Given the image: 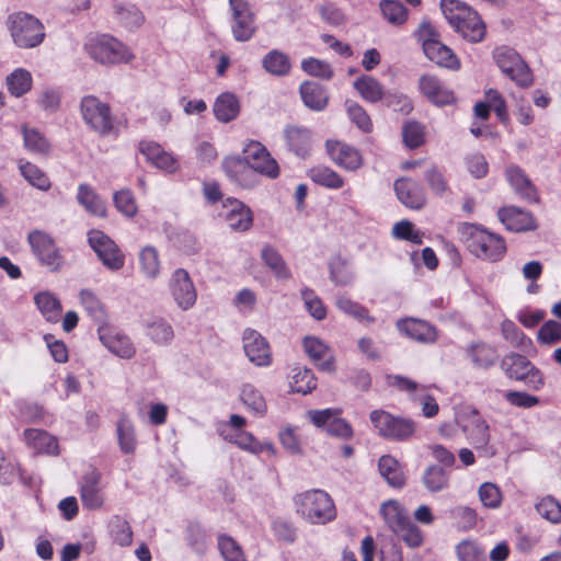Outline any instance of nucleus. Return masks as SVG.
Masks as SVG:
<instances>
[{
	"label": "nucleus",
	"mask_w": 561,
	"mask_h": 561,
	"mask_svg": "<svg viewBox=\"0 0 561 561\" xmlns=\"http://www.w3.org/2000/svg\"><path fill=\"white\" fill-rule=\"evenodd\" d=\"M458 233L468 251L478 259L497 262L506 252L505 241L500 236L491 233L476 224H460Z\"/></svg>",
	"instance_id": "nucleus-1"
},
{
	"label": "nucleus",
	"mask_w": 561,
	"mask_h": 561,
	"mask_svg": "<svg viewBox=\"0 0 561 561\" xmlns=\"http://www.w3.org/2000/svg\"><path fill=\"white\" fill-rule=\"evenodd\" d=\"M295 511L310 525H325L336 518V507L330 494L320 489L298 493L293 499Z\"/></svg>",
	"instance_id": "nucleus-2"
},
{
	"label": "nucleus",
	"mask_w": 561,
	"mask_h": 561,
	"mask_svg": "<svg viewBox=\"0 0 561 561\" xmlns=\"http://www.w3.org/2000/svg\"><path fill=\"white\" fill-rule=\"evenodd\" d=\"M440 9L448 23L465 39L479 43L485 36V24L478 12L459 0H442Z\"/></svg>",
	"instance_id": "nucleus-3"
},
{
	"label": "nucleus",
	"mask_w": 561,
	"mask_h": 561,
	"mask_svg": "<svg viewBox=\"0 0 561 561\" xmlns=\"http://www.w3.org/2000/svg\"><path fill=\"white\" fill-rule=\"evenodd\" d=\"M80 114L84 124L99 136H117L119 126L108 103L95 95H85L80 101Z\"/></svg>",
	"instance_id": "nucleus-4"
},
{
	"label": "nucleus",
	"mask_w": 561,
	"mask_h": 561,
	"mask_svg": "<svg viewBox=\"0 0 561 561\" xmlns=\"http://www.w3.org/2000/svg\"><path fill=\"white\" fill-rule=\"evenodd\" d=\"M84 50L101 65L128 62L134 57L126 45L108 34L90 35L84 43Z\"/></svg>",
	"instance_id": "nucleus-5"
},
{
	"label": "nucleus",
	"mask_w": 561,
	"mask_h": 561,
	"mask_svg": "<svg viewBox=\"0 0 561 561\" xmlns=\"http://www.w3.org/2000/svg\"><path fill=\"white\" fill-rule=\"evenodd\" d=\"M457 424L461 427L468 442L479 451L486 456L495 453L490 447V426L480 412L471 407L463 409L456 417Z\"/></svg>",
	"instance_id": "nucleus-6"
},
{
	"label": "nucleus",
	"mask_w": 561,
	"mask_h": 561,
	"mask_svg": "<svg viewBox=\"0 0 561 561\" xmlns=\"http://www.w3.org/2000/svg\"><path fill=\"white\" fill-rule=\"evenodd\" d=\"M7 24L14 44L21 48L36 47L45 38L44 25L28 13H12Z\"/></svg>",
	"instance_id": "nucleus-7"
},
{
	"label": "nucleus",
	"mask_w": 561,
	"mask_h": 561,
	"mask_svg": "<svg viewBox=\"0 0 561 561\" xmlns=\"http://www.w3.org/2000/svg\"><path fill=\"white\" fill-rule=\"evenodd\" d=\"M225 169L228 176L243 187L252 185L249 178L253 172L260 173L270 179H276L279 175V167L271 154H267V158L264 157L260 160H254L250 164H245L240 160L227 161L225 163Z\"/></svg>",
	"instance_id": "nucleus-8"
},
{
	"label": "nucleus",
	"mask_w": 561,
	"mask_h": 561,
	"mask_svg": "<svg viewBox=\"0 0 561 561\" xmlns=\"http://www.w3.org/2000/svg\"><path fill=\"white\" fill-rule=\"evenodd\" d=\"M493 57L502 72L517 85L529 87L533 83V75L528 65L515 49L506 46L497 47Z\"/></svg>",
	"instance_id": "nucleus-9"
},
{
	"label": "nucleus",
	"mask_w": 561,
	"mask_h": 561,
	"mask_svg": "<svg viewBox=\"0 0 561 561\" xmlns=\"http://www.w3.org/2000/svg\"><path fill=\"white\" fill-rule=\"evenodd\" d=\"M32 253L41 265L50 272L59 271L64 265V256L54 239L42 230H33L27 236Z\"/></svg>",
	"instance_id": "nucleus-10"
},
{
	"label": "nucleus",
	"mask_w": 561,
	"mask_h": 561,
	"mask_svg": "<svg viewBox=\"0 0 561 561\" xmlns=\"http://www.w3.org/2000/svg\"><path fill=\"white\" fill-rule=\"evenodd\" d=\"M231 33L237 42L250 41L255 31L256 15L248 0H228Z\"/></svg>",
	"instance_id": "nucleus-11"
},
{
	"label": "nucleus",
	"mask_w": 561,
	"mask_h": 561,
	"mask_svg": "<svg viewBox=\"0 0 561 561\" xmlns=\"http://www.w3.org/2000/svg\"><path fill=\"white\" fill-rule=\"evenodd\" d=\"M370 422L380 436L392 440H405L415 431L413 421L393 416L383 410L371 411Z\"/></svg>",
	"instance_id": "nucleus-12"
},
{
	"label": "nucleus",
	"mask_w": 561,
	"mask_h": 561,
	"mask_svg": "<svg viewBox=\"0 0 561 561\" xmlns=\"http://www.w3.org/2000/svg\"><path fill=\"white\" fill-rule=\"evenodd\" d=\"M88 242L102 264L111 271H119L125 264V255L118 245L103 231L90 230Z\"/></svg>",
	"instance_id": "nucleus-13"
},
{
	"label": "nucleus",
	"mask_w": 561,
	"mask_h": 561,
	"mask_svg": "<svg viewBox=\"0 0 561 561\" xmlns=\"http://www.w3.org/2000/svg\"><path fill=\"white\" fill-rule=\"evenodd\" d=\"M388 385L409 393L412 400L422 404V413L425 417H434L439 407L435 398L427 393V387L403 376L392 375L387 377Z\"/></svg>",
	"instance_id": "nucleus-14"
},
{
	"label": "nucleus",
	"mask_w": 561,
	"mask_h": 561,
	"mask_svg": "<svg viewBox=\"0 0 561 561\" xmlns=\"http://www.w3.org/2000/svg\"><path fill=\"white\" fill-rule=\"evenodd\" d=\"M501 368L507 377L523 380L535 389H539L543 383L540 371L520 354L506 355L501 362Z\"/></svg>",
	"instance_id": "nucleus-15"
},
{
	"label": "nucleus",
	"mask_w": 561,
	"mask_h": 561,
	"mask_svg": "<svg viewBox=\"0 0 561 561\" xmlns=\"http://www.w3.org/2000/svg\"><path fill=\"white\" fill-rule=\"evenodd\" d=\"M169 289L175 305L183 311L194 307L197 300L196 287L184 268H176L169 280Z\"/></svg>",
	"instance_id": "nucleus-16"
},
{
	"label": "nucleus",
	"mask_w": 561,
	"mask_h": 561,
	"mask_svg": "<svg viewBox=\"0 0 561 561\" xmlns=\"http://www.w3.org/2000/svg\"><path fill=\"white\" fill-rule=\"evenodd\" d=\"M243 351L248 359L257 367L272 364V352L267 340L254 329H245L242 334Z\"/></svg>",
	"instance_id": "nucleus-17"
},
{
	"label": "nucleus",
	"mask_w": 561,
	"mask_h": 561,
	"mask_svg": "<svg viewBox=\"0 0 561 561\" xmlns=\"http://www.w3.org/2000/svg\"><path fill=\"white\" fill-rule=\"evenodd\" d=\"M220 217L233 230L243 232L253 225V214L250 207L236 198H227L222 204Z\"/></svg>",
	"instance_id": "nucleus-18"
},
{
	"label": "nucleus",
	"mask_w": 561,
	"mask_h": 561,
	"mask_svg": "<svg viewBox=\"0 0 561 561\" xmlns=\"http://www.w3.org/2000/svg\"><path fill=\"white\" fill-rule=\"evenodd\" d=\"M421 93L434 105L446 106L456 102L455 93L433 75H423L419 79Z\"/></svg>",
	"instance_id": "nucleus-19"
},
{
	"label": "nucleus",
	"mask_w": 561,
	"mask_h": 561,
	"mask_svg": "<svg viewBox=\"0 0 561 561\" xmlns=\"http://www.w3.org/2000/svg\"><path fill=\"white\" fill-rule=\"evenodd\" d=\"M325 148L330 159L340 168L355 171L363 164L359 151L345 142L328 140Z\"/></svg>",
	"instance_id": "nucleus-20"
},
{
	"label": "nucleus",
	"mask_w": 561,
	"mask_h": 561,
	"mask_svg": "<svg viewBox=\"0 0 561 561\" xmlns=\"http://www.w3.org/2000/svg\"><path fill=\"white\" fill-rule=\"evenodd\" d=\"M399 201L407 207L420 209L425 205L426 196L423 187L411 179H400L394 183Z\"/></svg>",
	"instance_id": "nucleus-21"
},
{
	"label": "nucleus",
	"mask_w": 561,
	"mask_h": 561,
	"mask_svg": "<svg viewBox=\"0 0 561 561\" xmlns=\"http://www.w3.org/2000/svg\"><path fill=\"white\" fill-rule=\"evenodd\" d=\"M99 339L111 353L121 358H131L136 353V348L128 336L110 329L100 328Z\"/></svg>",
	"instance_id": "nucleus-22"
},
{
	"label": "nucleus",
	"mask_w": 561,
	"mask_h": 561,
	"mask_svg": "<svg viewBox=\"0 0 561 561\" xmlns=\"http://www.w3.org/2000/svg\"><path fill=\"white\" fill-rule=\"evenodd\" d=\"M80 499L87 510H98L103 505L104 499L100 488V473L92 470L84 474L80 485Z\"/></svg>",
	"instance_id": "nucleus-23"
},
{
	"label": "nucleus",
	"mask_w": 561,
	"mask_h": 561,
	"mask_svg": "<svg viewBox=\"0 0 561 561\" xmlns=\"http://www.w3.org/2000/svg\"><path fill=\"white\" fill-rule=\"evenodd\" d=\"M397 329L408 337L422 343H432L437 337L434 327L414 318L399 320Z\"/></svg>",
	"instance_id": "nucleus-24"
},
{
	"label": "nucleus",
	"mask_w": 561,
	"mask_h": 561,
	"mask_svg": "<svg viewBox=\"0 0 561 561\" xmlns=\"http://www.w3.org/2000/svg\"><path fill=\"white\" fill-rule=\"evenodd\" d=\"M140 152L158 169L167 172H174L178 169L176 160L167 152L159 144L152 141H141L139 144Z\"/></svg>",
	"instance_id": "nucleus-25"
},
{
	"label": "nucleus",
	"mask_w": 561,
	"mask_h": 561,
	"mask_svg": "<svg viewBox=\"0 0 561 561\" xmlns=\"http://www.w3.org/2000/svg\"><path fill=\"white\" fill-rule=\"evenodd\" d=\"M499 219L506 229L515 232L535 229L531 215L516 207H503L497 213Z\"/></svg>",
	"instance_id": "nucleus-26"
},
{
	"label": "nucleus",
	"mask_w": 561,
	"mask_h": 561,
	"mask_svg": "<svg viewBox=\"0 0 561 561\" xmlns=\"http://www.w3.org/2000/svg\"><path fill=\"white\" fill-rule=\"evenodd\" d=\"M302 345L305 352L312 360L319 362L324 359L319 364L321 370L327 373H333L335 370L333 356L330 354L329 346L322 340L316 336H306L302 341Z\"/></svg>",
	"instance_id": "nucleus-27"
},
{
	"label": "nucleus",
	"mask_w": 561,
	"mask_h": 561,
	"mask_svg": "<svg viewBox=\"0 0 561 561\" xmlns=\"http://www.w3.org/2000/svg\"><path fill=\"white\" fill-rule=\"evenodd\" d=\"M424 54L430 60L439 67L447 68L453 71L460 69L461 64L459 58L451 48L443 44L440 41L427 43L425 45Z\"/></svg>",
	"instance_id": "nucleus-28"
},
{
	"label": "nucleus",
	"mask_w": 561,
	"mask_h": 561,
	"mask_svg": "<svg viewBox=\"0 0 561 561\" xmlns=\"http://www.w3.org/2000/svg\"><path fill=\"white\" fill-rule=\"evenodd\" d=\"M23 439L28 448L38 454L57 455L58 442L46 431L27 428L23 433Z\"/></svg>",
	"instance_id": "nucleus-29"
},
{
	"label": "nucleus",
	"mask_w": 561,
	"mask_h": 561,
	"mask_svg": "<svg viewBox=\"0 0 561 561\" xmlns=\"http://www.w3.org/2000/svg\"><path fill=\"white\" fill-rule=\"evenodd\" d=\"M466 356L474 367L480 369H489L499 358L496 348L484 342H476L468 345Z\"/></svg>",
	"instance_id": "nucleus-30"
},
{
	"label": "nucleus",
	"mask_w": 561,
	"mask_h": 561,
	"mask_svg": "<svg viewBox=\"0 0 561 561\" xmlns=\"http://www.w3.org/2000/svg\"><path fill=\"white\" fill-rule=\"evenodd\" d=\"M304 104L312 111H323L329 101V95L323 85L314 81H305L299 88Z\"/></svg>",
	"instance_id": "nucleus-31"
},
{
	"label": "nucleus",
	"mask_w": 561,
	"mask_h": 561,
	"mask_svg": "<svg viewBox=\"0 0 561 561\" xmlns=\"http://www.w3.org/2000/svg\"><path fill=\"white\" fill-rule=\"evenodd\" d=\"M77 202L89 214L104 218L106 216V205L101 196L87 183H81L77 191Z\"/></svg>",
	"instance_id": "nucleus-32"
},
{
	"label": "nucleus",
	"mask_w": 561,
	"mask_h": 561,
	"mask_svg": "<svg viewBox=\"0 0 561 561\" xmlns=\"http://www.w3.org/2000/svg\"><path fill=\"white\" fill-rule=\"evenodd\" d=\"M219 434L226 440L251 454L257 455L263 451V445L249 432L234 431L231 433L229 426L225 424L219 428Z\"/></svg>",
	"instance_id": "nucleus-33"
},
{
	"label": "nucleus",
	"mask_w": 561,
	"mask_h": 561,
	"mask_svg": "<svg viewBox=\"0 0 561 561\" xmlns=\"http://www.w3.org/2000/svg\"><path fill=\"white\" fill-rule=\"evenodd\" d=\"M288 148L299 157H306L311 148V133L308 128L291 126L285 129Z\"/></svg>",
	"instance_id": "nucleus-34"
},
{
	"label": "nucleus",
	"mask_w": 561,
	"mask_h": 561,
	"mask_svg": "<svg viewBox=\"0 0 561 561\" xmlns=\"http://www.w3.org/2000/svg\"><path fill=\"white\" fill-rule=\"evenodd\" d=\"M146 334L158 345H169L173 337L174 331L172 325L161 317H153L145 323Z\"/></svg>",
	"instance_id": "nucleus-35"
},
{
	"label": "nucleus",
	"mask_w": 561,
	"mask_h": 561,
	"mask_svg": "<svg viewBox=\"0 0 561 561\" xmlns=\"http://www.w3.org/2000/svg\"><path fill=\"white\" fill-rule=\"evenodd\" d=\"M116 435L123 454H134L137 447L136 428L127 415H122L116 424Z\"/></svg>",
	"instance_id": "nucleus-36"
},
{
	"label": "nucleus",
	"mask_w": 561,
	"mask_h": 561,
	"mask_svg": "<svg viewBox=\"0 0 561 561\" xmlns=\"http://www.w3.org/2000/svg\"><path fill=\"white\" fill-rule=\"evenodd\" d=\"M213 111L219 122L228 123L238 116L240 104L233 93L224 92L215 100Z\"/></svg>",
	"instance_id": "nucleus-37"
},
{
	"label": "nucleus",
	"mask_w": 561,
	"mask_h": 561,
	"mask_svg": "<svg viewBox=\"0 0 561 561\" xmlns=\"http://www.w3.org/2000/svg\"><path fill=\"white\" fill-rule=\"evenodd\" d=\"M139 270L146 279L153 280L161 272V261L158 250L152 245L144 247L138 254Z\"/></svg>",
	"instance_id": "nucleus-38"
},
{
	"label": "nucleus",
	"mask_w": 561,
	"mask_h": 561,
	"mask_svg": "<svg viewBox=\"0 0 561 561\" xmlns=\"http://www.w3.org/2000/svg\"><path fill=\"white\" fill-rule=\"evenodd\" d=\"M263 69L275 77H285L290 73L291 61L287 54L278 49L270 50L262 58Z\"/></svg>",
	"instance_id": "nucleus-39"
},
{
	"label": "nucleus",
	"mask_w": 561,
	"mask_h": 561,
	"mask_svg": "<svg viewBox=\"0 0 561 561\" xmlns=\"http://www.w3.org/2000/svg\"><path fill=\"white\" fill-rule=\"evenodd\" d=\"M449 472L438 465L428 466L422 474V483L431 493H438L449 488Z\"/></svg>",
	"instance_id": "nucleus-40"
},
{
	"label": "nucleus",
	"mask_w": 561,
	"mask_h": 561,
	"mask_svg": "<svg viewBox=\"0 0 561 561\" xmlns=\"http://www.w3.org/2000/svg\"><path fill=\"white\" fill-rule=\"evenodd\" d=\"M506 179L517 194L528 201L536 199V190L524 171L516 165L506 169Z\"/></svg>",
	"instance_id": "nucleus-41"
},
{
	"label": "nucleus",
	"mask_w": 561,
	"mask_h": 561,
	"mask_svg": "<svg viewBox=\"0 0 561 561\" xmlns=\"http://www.w3.org/2000/svg\"><path fill=\"white\" fill-rule=\"evenodd\" d=\"M353 87L365 101L370 103L383 100L386 94L381 83L370 76H360L354 81Z\"/></svg>",
	"instance_id": "nucleus-42"
},
{
	"label": "nucleus",
	"mask_w": 561,
	"mask_h": 561,
	"mask_svg": "<svg viewBox=\"0 0 561 561\" xmlns=\"http://www.w3.org/2000/svg\"><path fill=\"white\" fill-rule=\"evenodd\" d=\"M34 302L49 322H57L61 314V304L59 299L50 291H41L34 296Z\"/></svg>",
	"instance_id": "nucleus-43"
},
{
	"label": "nucleus",
	"mask_w": 561,
	"mask_h": 561,
	"mask_svg": "<svg viewBox=\"0 0 561 561\" xmlns=\"http://www.w3.org/2000/svg\"><path fill=\"white\" fill-rule=\"evenodd\" d=\"M5 84L13 96L21 98L32 89V73L24 68H16L7 76Z\"/></svg>",
	"instance_id": "nucleus-44"
},
{
	"label": "nucleus",
	"mask_w": 561,
	"mask_h": 561,
	"mask_svg": "<svg viewBox=\"0 0 561 561\" xmlns=\"http://www.w3.org/2000/svg\"><path fill=\"white\" fill-rule=\"evenodd\" d=\"M380 513L393 533L398 531V529H400L401 526H404L405 522L410 519L407 510H404L402 505L394 500L385 502L381 505Z\"/></svg>",
	"instance_id": "nucleus-45"
},
{
	"label": "nucleus",
	"mask_w": 561,
	"mask_h": 561,
	"mask_svg": "<svg viewBox=\"0 0 561 561\" xmlns=\"http://www.w3.org/2000/svg\"><path fill=\"white\" fill-rule=\"evenodd\" d=\"M378 469L386 481L394 488H401L404 484V474L400 463L390 455L380 457Z\"/></svg>",
	"instance_id": "nucleus-46"
},
{
	"label": "nucleus",
	"mask_w": 561,
	"mask_h": 561,
	"mask_svg": "<svg viewBox=\"0 0 561 561\" xmlns=\"http://www.w3.org/2000/svg\"><path fill=\"white\" fill-rule=\"evenodd\" d=\"M317 387V379L313 373L306 368L296 366L291 369L290 388L293 392L307 394Z\"/></svg>",
	"instance_id": "nucleus-47"
},
{
	"label": "nucleus",
	"mask_w": 561,
	"mask_h": 561,
	"mask_svg": "<svg viewBox=\"0 0 561 561\" xmlns=\"http://www.w3.org/2000/svg\"><path fill=\"white\" fill-rule=\"evenodd\" d=\"M308 176L321 186L331 190L341 188L344 185V181L340 174L334 170L325 165H317L308 171Z\"/></svg>",
	"instance_id": "nucleus-48"
},
{
	"label": "nucleus",
	"mask_w": 561,
	"mask_h": 561,
	"mask_svg": "<svg viewBox=\"0 0 561 561\" xmlns=\"http://www.w3.org/2000/svg\"><path fill=\"white\" fill-rule=\"evenodd\" d=\"M335 306L341 312L356 319L359 322H365L367 324L375 322V318L369 314V311L366 307L346 296H339L336 298Z\"/></svg>",
	"instance_id": "nucleus-49"
},
{
	"label": "nucleus",
	"mask_w": 561,
	"mask_h": 561,
	"mask_svg": "<svg viewBox=\"0 0 561 561\" xmlns=\"http://www.w3.org/2000/svg\"><path fill=\"white\" fill-rule=\"evenodd\" d=\"M261 257L264 264L273 272L275 277L287 279L290 277V272L278 251L271 247L265 245L261 251Z\"/></svg>",
	"instance_id": "nucleus-50"
},
{
	"label": "nucleus",
	"mask_w": 561,
	"mask_h": 561,
	"mask_svg": "<svg viewBox=\"0 0 561 561\" xmlns=\"http://www.w3.org/2000/svg\"><path fill=\"white\" fill-rule=\"evenodd\" d=\"M241 401L255 415L263 416L267 411V405L262 393L250 383L242 386Z\"/></svg>",
	"instance_id": "nucleus-51"
},
{
	"label": "nucleus",
	"mask_w": 561,
	"mask_h": 561,
	"mask_svg": "<svg viewBox=\"0 0 561 561\" xmlns=\"http://www.w3.org/2000/svg\"><path fill=\"white\" fill-rule=\"evenodd\" d=\"M21 131L26 150L38 154H46L49 152L50 144L38 129L23 125Z\"/></svg>",
	"instance_id": "nucleus-52"
},
{
	"label": "nucleus",
	"mask_w": 561,
	"mask_h": 561,
	"mask_svg": "<svg viewBox=\"0 0 561 561\" xmlns=\"http://www.w3.org/2000/svg\"><path fill=\"white\" fill-rule=\"evenodd\" d=\"M19 170L22 176L32 185L41 191L50 188V181L46 174L35 164L27 161H20Z\"/></svg>",
	"instance_id": "nucleus-53"
},
{
	"label": "nucleus",
	"mask_w": 561,
	"mask_h": 561,
	"mask_svg": "<svg viewBox=\"0 0 561 561\" xmlns=\"http://www.w3.org/2000/svg\"><path fill=\"white\" fill-rule=\"evenodd\" d=\"M117 21L127 30H135L142 25L145 16L134 4H119L115 10Z\"/></svg>",
	"instance_id": "nucleus-54"
},
{
	"label": "nucleus",
	"mask_w": 561,
	"mask_h": 561,
	"mask_svg": "<svg viewBox=\"0 0 561 561\" xmlns=\"http://www.w3.org/2000/svg\"><path fill=\"white\" fill-rule=\"evenodd\" d=\"M340 409L327 408L322 410H309L306 412L307 419L317 427L329 434V430L341 415Z\"/></svg>",
	"instance_id": "nucleus-55"
},
{
	"label": "nucleus",
	"mask_w": 561,
	"mask_h": 561,
	"mask_svg": "<svg viewBox=\"0 0 561 561\" xmlns=\"http://www.w3.org/2000/svg\"><path fill=\"white\" fill-rule=\"evenodd\" d=\"M301 69L309 76L324 80H330L334 75L333 69L328 61L314 57L302 59Z\"/></svg>",
	"instance_id": "nucleus-56"
},
{
	"label": "nucleus",
	"mask_w": 561,
	"mask_h": 561,
	"mask_svg": "<svg viewBox=\"0 0 561 561\" xmlns=\"http://www.w3.org/2000/svg\"><path fill=\"white\" fill-rule=\"evenodd\" d=\"M380 10L391 24L401 25L408 19V10L397 0H383L380 3Z\"/></svg>",
	"instance_id": "nucleus-57"
},
{
	"label": "nucleus",
	"mask_w": 561,
	"mask_h": 561,
	"mask_svg": "<svg viewBox=\"0 0 561 561\" xmlns=\"http://www.w3.org/2000/svg\"><path fill=\"white\" fill-rule=\"evenodd\" d=\"M330 278L337 286H347L354 279V273L347 263L337 257L330 263Z\"/></svg>",
	"instance_id": "nucleus-58"
},
{
	"label": "nucleus",
	"mask_w": 561,
	"mask_h": 561,
	"mask_svg": "<svg viewBox=\"0 0 561 561\" xmlns=\"http://www.w3.org/2000/svg\"><path fill=\"white\" fill-rule=\"evenodd\" d=\"M458 561H486L485 551L472 540H462L456 547Z\"/></svg>",
	"instance_id": "nucleus-59"
},
{
	"label": "nucleus",
	"mask_w": 561,
	"mask_h": 561,
	"mask_svg": "<svg viewBox=\"0 0 561 561\" xmlns=\"http://www.w3.org/2000/svg\"><path fill=\"white\" fill-rule=\"evenodd\" d=\"M80 300L85 311L98 322L105 320V311L103 305L96 295L89 290L83 289L80 291Z\"/></svg>",
	"instance_id": "nucleus-60"
},
{
	"label": "nucleus",
	"mask_w": 561,
	"mask_h": 561,
	"mask_svg": "<svg viewBox=\"0 0 561 561\" xmlns=\"http://www.w3.org/2000/svg\"><path fill=\"white\" fill-rule=\"evenodd\" d=\"M402 138L408 148H417L425 139L424 127L415 121L407 122L402 128Z\"/></svg>",
	"instance_id": "nucleus-61"
},
{
	"label": "nucleus",
	"mask_w": 561,
	"mask_h": 561,
	"mask_svg": "<svg viewBox=\"0 0 561 561\" xmlns=\"http://www.w3.org/2000/svg\"><path fill=\"white\" fill-rule=\"evenodd\" d=\"M111 535L121 547H128L133 542V530L129 523L121 517H115L111 523Z\"/></svg>",
	"instance_id": "nucleus-62"
},
{
	"label": "nucleus",
	"mask_w": 561,
	"mask_h": 561,
	"mask_svg": "<svg viewBox=\"0 0 561 561\" xmlns=\"http://www.w3.org/2000/svg\"><path fill=\"white\" fill-rule=\"evenodd\" d=\"M536 511L542 518L552 524L561 522V505L552 496L541 499L536 505Z\"/></svg>",
	"instance_id": "nucleus-63"
},
{
	"label": "nucleus",
	"mask_w": 561,
	"mask_h": 561,
	"mask_svg": "<svg viewBox=\"0 0 561 561\" xmlns=\"http://www.w3.org/2000/svg\"><path fill=\"white\" fill-rule=\"evenodd\" d=\"M218 547L225 561H245L241 547L232 537L220 536L218 538Z\"/></svg>",
	"instance_id": "nucleus-64"
}]
</instances>
